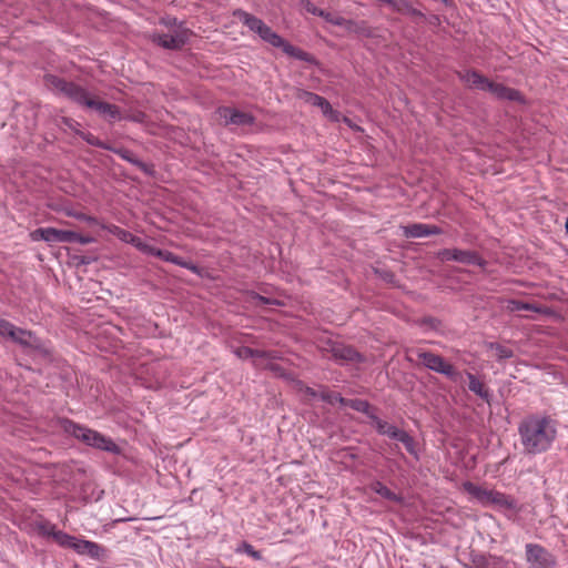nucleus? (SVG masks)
<instances>
[{
    "instance_id": "obj_46",
    "label": "nucleus",
    "mask_w": 568,
    "mask_h": 568,
    "mask_svg": "<svg viewBox=\"0 0 568 568\" xmlns=\"http://www.w3.org/2000/svg\"><path fill=\"white\" fill-rule=\"evenodd\" d=\"M234 354L241 359L252 358V348L247 346H240L234 351Z\"/></svg>"
},
{
    "instance_id": "obj_21",
    "label": "nucleus",
    "mask_w": 568,
    "mask_h": 568,
    "mask_svg": "<svg viewBox=\"0 0 568 568\" xmlns=\"http://www.w3.org/2000/svg\"><path fill=\"white\" fill-rule=\"evenodd\" d=\"M463 488L483 506H489V499L491 498L493 490L485 489L471 481H465L463 484Z\"/></svg>"
},
{
    "instance_id": "obj_55",
    "label": "nucleus",
    "mask_w": 568,
    "mask_h": 568,
    "mask_svg": "<svg viewBox=\"0 0 568 568\" xmlns=\"http://www.w3.org/2000/svg\"><path fill=\"white\" fill-rule=\"evenodd\" d=\"M70 121H71L70 119H64L65 124H68L69 126H71L69 123Z\"/></svg>"
},
{
    "instance_id": "obj_20",
    "label": "nucleus",
    "mask_w": 568,
    "mask_h": 568,
    "mask_svg": "<svg viewBox=\"0 0 568 568\" xmlns=\"http://www.w3.org/2000/svg\"><path fill=\"white\" fill-rule=\"evenodd\" d=\"M453 258L455 262L466 265H477L480 267L486 265V261L476 251L471 250L455 248V256Z\"/></svg>"
},
{
    "instance_id": "obj_17",
    "label": "nucleus",
    "mask_w": 568,
    "mask_h": 568,
    "mask_svg": "<svg viewBox=\"0 0 568 568\" xmlns=\"http://www.w3.org/2000/svg\"><path fill=\"white\" fill-rule=\"evenodd\" d=\"M71 549L80 555H88L93 559H99L104 554V548L97 542L75 538Z\"/></svg>"
},
{
    "instance_id": "obj_33",
    "label": "nucleus",
    "mask_w": 568,
    "mask_h": 568,
    "mask_svg": "<svg viewBox=\"0 0 568 568\" xmlns=\"http://www.w3.org/2000/svg\"><path fill=\"white\" fill-rule=\"evenodd\" d=\"M130 243L134 247H136L140 252L148 254V255H151L153 247H154L153 245L148 244L146 242H144L141 237H139L136 235L131 236Z\"/></svg>"
},
{
    "instance_id": "obj_48",
    "label": "nucleus",
    "mask_w": 568,
    "mask_h": 568,
    "mask_svg": "<svg viewBox=\"0 0 568 568\" xmlns=\"http://www.w3.org/2000/svg\"><path fill=\"white\" fill-rule=\"evenodd\" d=\"M258 357V358H276L273 352L262 351V349H254L252 348V358Z\"/></svg>"
},
{
    "instance_id": "obj_11",
    "label": "nucleus",
    "mask_w": 568,
    "mask_h": 568,
    "mask_svg": "<svg viewBox=\"0 0 568 568\" xmlns=\"http://www.w3.org/2000/svg\"><path fill=\"white\" fill-rule=\"evenodd\" d=\"M74 231L58 230L54 227L38 229L32 233L33 240H42L48 243H72Z\"/></svg>"
},
{
    "instance_id": "obj_44",
    "label": "nucleus",
    "mask_w": 568,
    "mask_h": 568,
    "mask_svg": "<svg viewBox=\"0 0 568 568\" xmlns=\"http://www.w3.org/2000/svg\"><path fill=\"white\" fill-rule=\"evenodd\" d=\"M95 239L90 235H81L74 232V237L72 239V243H80L82 245L94 243Z\"/></svg>"
},
{
    "instance_id": "obj_52",
    "label": "nucleus",
    "mask_w": 568,
    "mask_h": 568,
    "mask_svg": "<svg viewBox=\"0 0 568 568\" xmlns=\"http://www.w3.org/2000/svg\"><path fill=\"white\" fill-rule=\"evenodd\" d=\"M80 263H82V264H88V263H89V261H88V260H85L84 257H81Z\"/></svg>"
},
{
    "instance_id": "obj_32",
    "label": "nucleus",
    "mask_w": 568,
    "mask_h": 568,
    "mask_svg": "<svg viewBox=\"0 0 568 568\" xmlns=\"http://www.w3.org/2000/svg\"><path fill=\"white\" fill-rule=\"evenodd\" d=\"M53 539L62 547L71 548V545L74 544L75 537L68 535L67 532H63L61 530H58L53 535Z\"/></svg>"
},
{
    "instance_id": "obj_15",
    "label": "nucleus",
    "mask_w": 568,
    "mask_h": 568,
    "mask_svg": "<svg viewBox=\"0 0 568 568\" xmlns=\"http://www.w3.org/2000/svg\"><path fill=\"white\" fill-rule=\"evenodd\" d=\"M335 26L343 27L347 32L359 37L371 38L373 30L364 20H352L342 17V20L335 21Z\"/></svg>"
},
{
    "instance_id": "obj_53",
    "label": "nucleus",
    "mask_w": 568,
    "mask_h": 568,
    "mask_svg": "<svg viewBox=\"0 0 568 568\" xmlns=\"http://www.w3.org/2000/svg\"><path fill=\"white\" fill-rule=\"evenodd\" d=\"M565 229H566V233L568 234V219L566 220Z\"/></svg>"
},
{
    "instance_id": "obj_51",
    "label": "nucleus",
    "mask_w": 568,
    "mask_h": 568,
    "mask_svg": "<svg viewBox=\"0 0 568 568\" xmlns=\"http://www.w3.org/2000/svg\"><path fill=\"white\" fill-rule=\"evenodd\" d=\"M270 368H271L273 372H276V373H278V372H281V371H282V367H281L280 365H277V364H271V365H270Z\"/></svg>"
},
{
    "instance_id": "obj_1",
    "label": "nucleus",
    "mask_w": 568,
    "mask_h": 568,
    "mask_svg": "<svg viewBox=\"0 0 568 568\" xmlns=\"http://www.w3.org/2000/svg\"><path fill=\"white\" fill-rule=\"evenodd\" d=\"M523 449L528 455L547 452L557 437V422L550 416L530 415L518 426Z\"/></svg>"
},
{
    "instance_id": "obj_26",
    "label": "nucleus",
    "mask_w": 568,
    "mask_h": 568,
    "mask_svg": "<svg viewBox=\"0 0 568 568\" xmlns=\"http://www.w3.org/2000/svg\"><path fill=\"white\" fill-rule=\"evenodd\" d=\"M372 490L379 495L381 497L390 500V501H400L402 497L392 491L387 486H385L382 481H374L371 486Z\"/></svg>"
},
{
    "instance_id": "obj_49",
    "label": "nucleus",
    "mask_w": 568,
    "mask_h": 568,
    "mask_svg": "<svg viewBox=\"0 0 568 568\" xmlns=\"http://www.w3.org/2000/svg\"><path fill=\"white\" fill-rule=\"evenodd\" d=\"M515 307L514 310H517V311H520V310H526V311H530V310H535V307L528 303H524V302H515Z\"/></svg>"
},
{
    "instance_id": "obj_50",
    "label": "nucleus",
    "mask_w": 568,
    "mask_h": 568,
    "mask_svg": "<svg viewBox=\"0 0 568 568\" xmlns=\"http://www.w3.org/2000/svg\"><path fill=\"white\" fill-rule=\"evenodd\" d=\"M303 390H304V393H305L307 396H310V397H313V398H314V397H320V393H318V392H316V390H315L314 388H312V387L305 386V387L303 388Z\"/></svg>"
},
{
    "instance_id": "obj_8",
    "label": "nucleus",
    "mask_w": 568,
    "mask_h": 568,
    "mask_svg": "<svg viewBox=\"0 0 568 568\" xmlns=\"http://www.w3.org/2000/svg\"><path fill=\"white\" fill-rule=\"evenodd\" d=\"M416 354L418 359L426 368L439 373L453 382H456L458 379L459 373L456 371L454 365L446 362L444 357H442L440 355H437L429 351L422 349L417 351Z\"/></svg>"
},
{
    "instance_id": "obj_37",
    "label": "nucleus",
    "mask_w": 568,
    "mask_h": 568,
    "mask_svg": "<svg viewBox=\"0 0 568 568\" xmlns=\"http://www.w3.org/2000/svg\"><path fill=\"white\" fill-rule=\"evenodd\" d=\"M399 443H402L405 446L406 450L409 454H412L414 456L417 455L415 440L407 432H405L404 435L402 436V438H399Z\"/></svg>"
},
{
    "instance_id": "obj_24",
    "label": "nucleus",
    "mask_w": 568,
    "mask_h": 568,
    "mask_svg": "<svg viewBox=\"0 0 568 568\" xmlns=\"http://www.w3.org/2000/svg\"><path fill=\"white\" fill-rule=\"evenodd\" d=\"M344 406L351 407L352 409L365 414L368 418L374 415L373 406L365 399L353 398L345 399Z\"/></svg>"
},
{
    "instance_id": "obj_41",
    "label": "nucleus",
    "mask_w": 568,
    "mask_h": 568,
    "mask_svg": "<svg viewBox=\"0 0 568 568\" xmlns=\"http://www.w3.org/2000/svg\"><path fill=\"white\" fill-rule=\"evenodd\" d=\"M404 14L409 16L415 21H422L425 19V14L420 10L415 9L409 2L407 4V9L405 10Z\"/></svg>"
},
{
    "instance_id": "obj_36",
    "label": "nucleus",
    "mask_w": 568,
    "mask_h": 568,
    "mask_svg": "<svg viewBox=\"0 0 568 568\" xmlns=\"http://www.w3.org/2000/svg\"><path fill=\"white\" fill-rule=\"evenodd\" d=\"M381 2L389 6L392 10L404 14L407 9L408 1L406 0H381Z\"/></svg>"
},
{
    "instance_id": "obj_29",
    "label": "nucleus",
    "mask_w": 568,
    "mask_h": 568,
    "mask_svg": "<svg viewBox=\"0 0 568 568\" xmlns=\"http://www.w3.org/2000/svg\"><path fill=\"white\" fill-rule=\"evenodd\" d=\"M235 552L236 554H246V555H248L250 557H252L255 560H262L263 559L261 551L255 550L254 547L250 542H247V541H242L236 547Z\"/></svg>"
},
{
    "instance_id": "obj_2",
    "label": "nucleus",
    "mask_w": 568,
    "mask_h": 568,
    "mask_svg": "<svg viewBox=\"0 0 568 568\" xmlns=\"http://www.w3.org/2000/svg\"><path fill=\"white\" fill-rule=\"evenodd\" d=\"M233 16L237 18L244 26H246L251 31L258 34V37L271 44L274 48H281L282 51L296 60L307 62L310 64H317L316 58L291 44L288 41L283 39L278 33L272 30L267 24L264 23V21L242 9H236L233 12Z\"/></svg>"
},
{
    "instance_id": "obj_14",
    "label": "nucleus",
    "mask_w": 568,
    "mask_h": 568,
    "mask_svg": "<svg viewBox=\"0 0 568 568\" xmlns=\"http://www.w3.org/2000/svg\"><path fill=\"white\" fill-rule=\"evenodd\" d=\"M18 333L20 334V337L16 344L26 349L37 351L43 355L49 354V351L42 339L39 338L33 332L23 328L22 332Z\"/></svg>"
},
{
    "instance_id": "obj_31",
    "label": "nucleus",
    "mask_w": 568,
    "mask_h": 568,
    "mask_svg": "<svg viewBox=\"0 0 568 568\" xmlns=\"http://www.w3.org/2000/svg\"><path fill=\"white\" fill-rule=\"evenodd\" d=\"M64 213H65L67 216L74 217L78 221L87 222V223L92 224V225H97L98 224V219L97 217L88 215L85 213L78 212V211H74V210H65Z\"/></svg>"
},
{
    "instance_id": "obj_45",
    "label": "nucleus",
    "mask_w": 568,
    "mask_h": 568,
    "mask_svg": "<svg viewBox=\"0 0 568 568\" xmlns=\"http://www.w3.org/2000/svg\"><path fill=\"white\" fill-rule=\"evenodd\" d=\"M254 300L257 301V305H281V303L275 298H270L262 296L260 294H254Z\"/></svg>"
},
{
    "instance_id": "obj_5",
    "label": "nucleus",
    "mask_w": 568,
    "mask_h": 568,
    "mask_svg": "<svg viewBox=\"0 0 568 568\" xmlns=\"http://www.w3.org/2000/svg\"><path fill=\"white\" fill-rule=\"evenodd\" d=\"M60 424L67 434L73 436L87 446L115 455L121 453V448L112 440V438L106 437L94 429L80 425L69 418L61 419Z\"/></svg>"
},
{
    "instance_id": "obj_6",
    "label": "nucleus",
    "mask_w": 568,
    "mask_h": 568,
    "mask_svg": "<svg viewBox=\"0 0 568 568\" xmlns=\"http://www.w3.org/2000/svg\"><path fill=\"white\" fill-rule=\"evenodd\" d=\"M315 343L317 349L324 357L333 359L339 364L365 362V356L357 352L353 346L346 345L332 336L321 335L316 338Z\"/></svg>"
},
{
    "instance_id": "obj_3",
    "label": "nucleus",
    "mask_w": 568,
    "mask_h": 568,
    "mask_svg": "<svg viewBox=\"0 0 568 568\" xmlns=\"http://www.w3.org/2000/svg\"><path fill=\"white\" fill-rule=\"evenodd\" d=\"M43 80L50 90L64 95L82 108L93 110L101 116L103 115L108 102L101 101L97 95L90 93L80 84L68 81L55 74H45Z\"/></svg>"
},
{
    "instance_id": "obj_10",
    "label": "nucleus",
    "mask_w": 568,
    "mask_h": 568,
    "mask_svg": "<svg viewBox=\"0 0 568 568\" xmlns=\"http://www.w3.org/2000/svg\"><path fill=\"white\" fill-rule=\"evenodd\" d=\"M220 119L224 121V125L234 124L237 126L252 125L255 122V118L247 112L240 111L230 106H220L216 110Z\"/></svg>"
},
{
    "instance_id": "obj_12",
    "label": "nucleus",
    "mask_w": 568,
    "mask_h": 568,
    "mask_svg": "<svg viewBox=\"0 0 568 568\" xmlns=\"http://www.w3.org/2000/svg\"><path fill=\"white\" fill-rule=\"evenodd\" d=\"M189 40V31L183 30L175 34H154L153 42L169 50L182 49Z\"/></svg>"
},
{
    "instance_id": "obj_40",
    "label": "nucleus",
    "mask_w": 568,
    "mask_h": 568,
    "mask_svg": "<svg viewBox=\"0 0 568 568\" xmlns=\"http://www.w3.org/2000/svg\"><path fill=\"white\" fill-rule=\"evenodd\" d=\"M38 530L43 536H51L53 538V535L58 531L55 529V526L50 523H41L38 525Z\"/></svg>"
},
{
    "instance_id": "obj_23",
    "label": "nucleus",
    "mask_w": 568,
    "mask_h": 568,
    "mask_svg": "<svg viewBox=\"0 0 568 568\" xmlns=\"http://www.w3.org/2000/svg\"><path fill=\"white\" fill-rule=\"evenodd\" d=\"M489 506L495 505L499 508L508 509V510H517V501L515 498H513L509 495H506L504 493H499L496 490H493L491 498L489 499Z\"/></svg>"
},
{
    "instance_id": "obj_38",
    "label": "nucleus",
    "mask_w": 568,
    "mask_h": 568,
    "mask_svg": "<svg viewBox=\"0 0 568 568\" xmlns=\"http://www.w3.org/2000/svg\"><path fill=\"white\" fill-rule=\"evenodd\" d=\"M152 256H156L165 262H170L172 263L174 261V257H175V254L170 252V251H166V250H161V248H158V247H153V251L151 253Z\"/></svg>"
},
{
    "instance_id": "obj_4",
    "label": "nucleus",
    "mask_w": 568,
    "mask_h": 568,
    "mask_svg": "<svg viewBox=\"0 0 568 568\" xmlns=\"http://www.w3.org/2000/svg\"><path fill=\"white\" fill-rule=\"evenodd\" d=\"M43 80L50 90L64 95L82 108L93 110L101 116L103 115L108 102L101 101L97 95L90 93L80 84L68 81L55 74H45Z\"/></svg>"
},
{
    "instance_id": "obj_7",
    "label": "nucleus",
    "mask_w": 568,
    "mask_h": 568,
    "mask_svg": "<svg viewBox=\"0 0 568 568\" xmlns=\"http://www.w3.org/2000/svg\"><path fill=\"white\" fill-rule=\"evenodd\" d=\"M82 140H84L88 144L92 146H97L103 150L111 151L115 154H118L121 159L124 161L131 163L139 170H141L146 175H153L154 169L152 165L146 164L145 162L138 159L132 151L125 148H114L111 144L103 142L98 136L93 135L90 132H83V131H77L75 132Z\"/></svg>"
},
{
    "instance_id": "obj_56",
    "label": "nucleus",
    "mask_w": 568,
    "mask_h": 568,
    "mask_svg": "<svg viewBox=\"0 0 568 568\" xmlns=\"http://www.w3.org/2000/svg\"><path fill=\"white\" fill-rule=\"evenodd\" d=\"M2 321H3V318H0V322H2Z\"/></svg>"
},
{
    "instance_id": "obj_47",
    "label": "nucleus",
    "mask_w": 568,
    "mask_h": 568,
    "mask_svg": "<svg viewBox=\"0 0 568 568\" xmlns=\"http://www.w3.org/2000/svg\"><path fill=\"white\" fill-rule=\"evenodd\" d=\"M112 233L116 234L121 240L129 242V243H130L131 236H134L129 231L122 230L119 226H113Z\"/></svg>"
},
{
    "instance_id": "obj_42",
    "label": "nucleus",
    "mask_w": 568,
    "mask_h": 568,
    "mask_svg": "<svg viewBox=\"0 0 568 568\" xmlns=\"http://www.w3.org/2000/svg\"><path fill=\"white\" fill-rule=\"evenodd\" d=\"M404 433H405V430L399 429V428H397L394 425H389V427H387V429L385 432V435L388 436L392 439H395V440L399 442V438H402Z\"/></svg>"
},
{
    "instance_id": "obj_54",
    "label": "nucleus",
    "mask_w": 568,
    "mask_h": 568,
    "mask_svg": "<svg viewBox=\"0 0 568 568\" xmlns=\"http://www.w3.org/2000/svg\"><path fill=\"white\" fill-rule=\"evenodd\" d=\"M169 24H176V19H175V18H174V19H172V21H170V23H169Z\"/></svg>"
},
{
    "instance_id": "obj_25",
    "label": "nucleus",
    "mask_w": 568,
    "mask_h": 568,
    "mask_svg": "<svg viewBox=\"0 0 568 568\" xmlns=\"http://www.w3.org/2000/svg\"><path fill=\"white\" fill-rule=\"evenodd\" d=\"M23 328L13 325L11 322L3 320L0 322V336L11 339L17 343Z\"/></svg>"
},
{
    "instance_id": "obj_28",
    "label": "nucleus",
    "mask_w": 568,
    "mask_h": 568,
    "mask_svg": "<svg viewBox=\"0 0 568 568\" xmlns=\"http://www.w3.org/2000/svg\"><path fill=\"white\" fill-rule=\"evenodd\" d=\"M320 398L328 404L339 403L343 406L346 399L339 393L329 392L326 387L320 392Z\"/></svg>"
},
{
    "instance_id": "obj_39",
    "label": "nucleus",
    "mask_w": 568,
    "mask_h": 568,
    "mask_svg": "<svg viewBox=\"0 0 568 568\" xmlns=\"http://www.w3.org/2000/svg\"><path fill=\"white\" fill-rule=\"evenodd\" d=\"M369 419L374 423L378 434L385 435V432H386L387 427H389L390 424H388L387 422L381 419L375 413H374L373 416H371Z\"/></svg>"
},
{
    "instance_id": "obj_35",
    "label": "nucleus",
    "mask_w": 568,
    "mask_h": 568,
    "mask_svg": "<svg viewBox=\"0 0 568 568\" xmlns=\"http://www.w3.org/2000/svg\"><path fill=\"white\" fill-rule=\"evenodd\" d=\"M102 116L104 119H108L109 121L120 120L121 119L120 108L115 104L108 102V104L105 106V111Z\"/></svg>"
},
{
    "instance_id": "obj_9",
    "label": "nucleus",
    "mask_w": 568,
    "mask_h": 568,
    "mask_svg": "<svg viewBox=\"0 0 568 568\" xmlns=\"http://www.w3.org/2000/svg\"><path fill=\"white\" fill-rule=\"evenodd\" d=\"M525 556L529 568H555L557 564L556 557L539 544H527Z\"/></svg>"
},
{
    "instance_id": "obj_30",
    "label": "nucleus",
    "mask_w": 568,
    "mask_h": 568,
    "mask_svg": "<svg viewBox=\"0 0 568 568\" xmlns=\"http://www.w3.org/2000/svg\"><path fill=\"white\" fill-rule=\"evenodd\" d=\"M489 348L496 351V356L498 361H504L507 358H511L514 356L513 349L505 347L498 343H489Z\"/></svg>"
},
{
    "instance_id": "obj_43",
    "label": "nucleus",
    "mask_w": 568,
    "mask_h": 568,
    "mask_svg": "<svg viewBox=\"0 0 568 568\" xmlns=\"http://www.w3.org/2000/svg\"><path fill=\"white\" fill-rule=\"evenodd\" d=\"M455 248H443L437 253V258L442 262L454 261Z\"/></svg>"
},
{
    "instance_id": "obj_18",
    "label": "nucleus",
    "mask_w": 568,
    "mask_h": 568,
    "mask_svg": "<svg viewBox=\"0 0 568 568\" xmlns=\"http://www.w3.org/2000/svg\"><path fill=\"white\" fill-rule=\"evenodd\" d=\"M297 98L311 105L318 106L325 115L333 113L331 103L325 98L316 93L306 90H298Z\"/></svg>"
},
{
    "instance_id": "obj_22",
    "label": "nucleus",
    "mask_w": 568,
    "mask_h": 568,
    "mask_svg": "<svg viewBox=\"0 0 568 568\" xmlns=\"http://www.w3.org/2000/svg\"><path fill=\"white\" fill-rule=\"evenodd\" d=\"M468 388L470 392L475 393L477 396H479L486 403H490L491 394L489 389L484 385L483 382H480L474 374L468 373Z\"/></svg>"
},
{
    "instance_id": "obj_27",
    "label": "nucleus",
    "mask_w": 568,
    "mask_h": 568,
    "mask_svg": "<svg viewBox=\"0 0 568 568\" xmlns=\"http://www.w3.org/2000/svg\"><path fill=\"white\" fill-rule=\"evenodd\" d=\"M307 11L313 13L314 16H318V17L323 18L326 22L332 23L334 26H335V21L342 20L341 16H336V14L327 12L323 9H318L317 7H315L313 4L307 6Z\"/></svg>"
},
{
    "instance_id": "obj_16",
    "label": "nucleus",
    "mask_w": 568,
    "mask_h": 568,
    "mask_svg": "<svg viewBox=\"0 0 568 568\" xmlns=\"http://www.w3.org/2000/svg\"><path fill=\"white\" fill-rule=\"evenodd\" d=\"M458 78L471 89L487 91L490 80L476 70L458 72Z\"/></svg>"
},
{
    "instance_id": "obj_13",
    "label": "nucleus",
    "mask_w": 568,
    "mask_h": 568,
    "mask_svg": "<svg viewBox=\"0 0 568 568\" xmlns=\"http://www.w3.org/2000/svg\"><path fill=\"white\" fill-rule=\"evenodd\" d=\"M403 235L407 239H419L442 234L440 227L433 224L413 223L402 226Z\"/></svg>"
},
{
    "instance_id": "obj_34",
    "label": "nucleus",
    "mask_w": 568,
    "mask_h": 568,
    "mask_svg": "<svg viewBox=\"0 0 568 568\" xmlns=\"http://www.w3.org/2000/svg\"><path fill=\"white\" fill-rule=\"evenodd\" d=\"M172 264L184 267L196 275H201V268L196 264L192 263L191 261H185L181 256L175 255Z\"/></svg>"
},
{
    "instance_id": "obj_19",
    "label": "nucleus",
    "mask_w": 568,
    "mask_h": 568,
    "mask_svg": "<svg viewBox=\"0 0 568 568\" xmlns=\"http://www.w3.org/2000/svg\"><path fill=\"white\" fill-rule=\"evenodd\" d=\"M488 92L493 93L496 98L500 100H508V101H521V93L513 88L506 87L501 83H496L490 81L488 87Z\"/></svg>"
}]
</instances>
